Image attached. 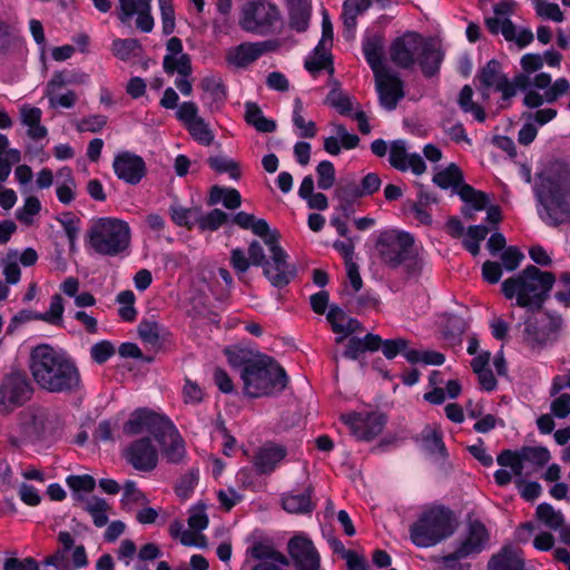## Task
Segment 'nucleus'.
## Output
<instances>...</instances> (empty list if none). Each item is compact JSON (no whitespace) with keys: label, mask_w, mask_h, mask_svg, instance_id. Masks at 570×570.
Instances as JSON below:
<instances>
[{"label":"nucleus","mask_w":570,"mask_h":570,"mask_svg":"<svg viewBox=\"0 0 570 570\" xmlns=\"http://www.w3.org/2000/svg\"><path fill=\"white\" fill-rule=\"evenodd\" d=\"M539 217L549 226L570 222V167L554 163L541 170L533 186Z\"/></svg>","instance_id":"1"},{"label":"nucleus","mask_w":570,"mask_h":570,"mask_svg":"<svg viewBox=\"0 0 570 570\" xmlns=\"http://www.w3.org/2000/svg\"><path fill=\"white\" fill-rule=\"evenodd\" d=\"M29 370L37 385L51 393L73 391L81 382L75 361L65 351L49 344L32 348Z\"/></svg>","instance_id":"2"},{"label":"nucleus","mask_w":570,"mask_h":570,"mask_svg":"<svg viewBox=\"0 0 570 570\" xmlns=\"http://www.w3.org/2000/svg\"><path fill=\"white\" fill-rule=\"evenodd\" d=\"M520 66L522 72L515 75L514 85L518 89L525 90L530 86L529 76L543 67V57L539 53H525L521 57ZM531 83L534 88L543 90V95L529 90L523 98V104L528 108H539L544 102L552 104L570 95V82L566 78H558L552 82L549 73L540 72L533 77Z\"/></svg>","instance_id":"3"},{"label":"nucleus","mask_w":570,"mask_h":570,"mask_svg":"<svg viewBox=\"0 0 570 570\" xmlns=\"http://www.w3.org/2000/svg\"><path fill=\"white\" fill-rule=\"evenodd\" d=\"M375 253L380 262L395 269L401 266L410 276L419 275L424 265L425 259L416 249L413 236L399 229L380 230L375 236Z\"/></svg>","instance_id":"4"},{"label":"nucleus","mask_w":570,"mask_h":570,"mask_svg":"<svg viewBox=\"0 0 570 570\" xmlns=\"http://www.w3.org/2000/svg\"><path fill=\"white\" fill-rule=\"evenodd\" d=\"M456 520L442 504H425L417 509L409 528L411 542L419 548L434 547L454 533Z\"/></svg>","instance_id":"5"},{"label":"nucleus","mask_w":570,"mask_h":570,"mask_svg":"<svg viewBox=\"0 0 570 570\" xmlns=\"http://www.w3.org/2000/svg\"><path fill=\"white\" fill-rule=\"evenodd\" d=\"M554 282L552 273L528 266L518 275L505 279L501 286L507 298H515L521 307L538 309L548 297Z\"/></svg>","instance_id":"6"},{"label":"nucleus","mask_w":570,"mask_h":570,"mask_svg":"<svg viewBox=\"0 0 570 570\" xmlns=\"http://www.w3.org/2000/svg\"><path fill=\"white\" fill-rule=\"evenodd\" d=\"M240 377L244 393L249 397L271 396L282 392L287 384L283 367L273 358L262 356L245 363Z\"/></svg>","instance_id":"7"},{"label":"nucleus","mask_w":570,"mask_h":570,"mask_svg":"<svg viewBox=\"0 0 570 570\" xmlns=\"http://www.w3.org/2000/svg\"><path fill=\"white\" fill-rule=\"evenodd\" d=\"M88 243L95 253L104 256H125L129 253L131 229L127 222L116 217L91 220Z\"/></svg>","instance_id":"8"},{"label":"nucleus","mask_w":570,"mask_h":570,"mask_svg":"<svg viewBox=\"0 0 570 570\" xmlns=\"http://www.w3.org/2000/svg\"><path fill=\"white\" fill-rule=\"evenodd\" d=\"M56 434V425L48 412L40 407L22 411L11 425L9 440L13 445L50 442Z\"/></svg>","instance_id":"9"},{"label":"nucleus","mask_w":570,"mask_h":570,"mask_svg":"<svg viewBox=\"0 0 570 570\" xmlns=\"http://www.w3.org/2000/svg\"><path fill=\"white\" fill-rule=\"evenodd\" d=\"M89 82V75L80 69H61L55 71L48 80L45 96L48 98L51 108H72L78 96L73 90L67 89L70 86H82Z\"/></svg>","instance_id":"10"},{"label":"nucleus","mask_w":570,"mask_h":570,"mask_svg":"<svg viewBox=\"0 0 570 570\" xmlns=\"http://www.w3.org/2000/svg\"><path fill=\"white\" fill-rule=\"evenodd\" d=\"M17 26V19L0 7V65L22 60L28 53L27 42Z\"/></svg>","instance_id":"11"},{"label":"nucleus","mask_w":570,"mask_h":570,"mask_svg":"<svg viewBox=\"0 0 570 570\" xmlns=\"http://www.w3.org/2000/svg\"><path fill=\"white\" fill-rule=\"evenodd\" d=\"M478 78L483 98H489L491 91L501 94L500 108H505L508 101L517 94L518 87L514 85V80L510 81L507 78L497 60H490L480 70Z\"/></svg>","instance_id":"12"},{"label":"nucleus","mask_w":570,"mask_h":570,"mask_svg":"<svg viewBox=\"0 0 570 570\" xmlns=\"http://www.w3.org/2000/svg\"><path fill=\"white\" fill-rule=\"evenodd\" d=\"M32 394V385L22 372H11L0 383V405L8 412L22 406Z\"/></svg>","instance_id":"13"},{"label":"nucleus","mask_w":570,"mask_h":570,"mask_svg":"<svg viewBox=\"0 0 570 570\" xmlns=\"http://www.w3.org/2000/svg\"><path fill=\"white\" fill-rule=\"evenodd\" d=\"M265 245L269 250L271 259L264 265V274L274 286L283 287L294 278L296 268L287 263L288 256L279 246L276 234L267 237Z\"/></svg>","instance_id":"14"},{"label":"nucleus","mask_w":570,"mask_h":570,"mask_svg":"<svg viewBox=\"0 0 570 570\" xmlns=\"http://www.w3.org/2000/svg\"><path fill=\"white\" fill-rule=\"evenodd\" d=\"M243 568L248 570H288V561L271 543L255 541L246 549Z\"/></svg>","instance_id":"15"},{"label":"nucleus","mask_w":570,"mask_h":570,"mask_svg":"<svg viewBox=\"0 0 570 570\" xmlns=\"http://www.w3.org/2000/svg\"><path fill=\"white\" fill-rule=\"evenodd\" d=\"M278 20L277 8L265 0L247 2L242 10L239 26L248 32L263 33Z\"/></svg>","instance_id":"16"},{"label":"nucleus","mask_w":570,"mask_h":570,"mask_svg":"<svg viewBox=\"0 0 570 570\" xmlns=\"http://www.w3.org/2000/svg\"><path fill=\"white\" fill-rule=\"evenodd\" d=\"M488 541V532L481 522H471L465 539L458 549L449 554L436 558V562L448 569H454L455 563L471 554L479 553Z\"/></svg>","instance_id":"17"},{"label":"nucleus","mask_w":570,"mask_h":570,"mask_svg":"<svg viewBox=\"0 0 570 570\" xmlns=\"http://www.w3.org/2000/svg\"><path fill=\"white\" fill-rule=\"evenodd\" d=\"M169 419L158 412L138 409L134 411L122 430L126 435H153L154 439L160 434Z\"/></svg>","instance_id":"18"},{"label":"nucleus","mask_w":570,"mask_h":570,"mask_svg":"<svg viewBox=\"0 0 570 570\" xmlns=\"http://www.w3.org/2000/svg\"><path fill=\"white\" fill-rule=\"evenodd\" d=\"M424 40L416 32H406L399 37L390 48L392 61L401 68H411L417 61Z\"/></svg>","instance_id":"19"},{"label":"nucleus","mask_w":570,"mask_h":570,"mask_svg":"<svg viewBox=\"0 0 570 570\" xmlns=\"http://www.w3.org/2000/svg\"><path fill=\"white\" fill-rule=\"evenodd\" d=\"M351 433L361 441H371L377 436L384 426V417L381 414L371 413H347L341 416Z\"/></svg>","instance_id":"20"},{"label":"nucleus","mask_w":570,"mask_h":570,"mask_svg":"<svg viewBox=\"0 0 570 570\" xmlns=\"http://www.w3.org/2000/svg\"><path fill=\"white\" fill-rule=\"evenodd\" d=\"M117 16L125 24L136 16L137 29L146 33L151 32L155 26L151 0H118Z\"/></svg>","instance_id":"21"},{"label":"nucleus","mask_w":570,"mask_h":570,"mask_svg":"<svg viewBox=\"0 0 570 570\" xmlns=\"http://www.w3.org/2000/svg\"><path fill=\"white\" fill-rule=\"evenodd\" d=\"M114 173L120 180L136 185L146 175V163L137 154L122 150L116 154L112 163Z\"/></svg>","instance_id":"22"},{"label":"nucleus","mask_w":570,"mask_h":570,"mask_svg":"<svg viewBox=\"0 0 570 570\" xmlns=\"http://www.w3.org/2000/svg\"><path fill=\"white\" fill-rule=\"evenodd\" d=\"M126 460L138 471H153L158 463V451L149 436L134 441L125 451Z\"/></svg>","instance_id":"23"},{"label":"nucleus","mask_w":570,"mask_h":570,"mask_svg":"<svg viewBox=\"0 0 570 570\" xmlns=\"http://www.w3.org/2000/svg\"><path fill=\"white\" fill-rule=\"evenodd\" d=\"M374 77L381 106L387 110L395 109L399 101L404 97L402 80L396 73L387 69L374 75Z\"/></svg>","instance_id":"24"},{"label":"nucleus","mask_w":570,"mask_h":570,"mask_svg":"<svg viewBox=\"0 0 570 570\" xmlns=\"http://www.w3.org/2000/svg\"><path fill=\"white\" fill-rule=\"evenodd\" d=\"M274 49L275 45L273 41L243 42L229 48L226 51L225 59L229 66L245 68L264 53L273 51Z\"/></svg>","instance_id":"25"},{"label":"nucleus","mask_w":570,"mask_h":570,"mask_svg":"<svg viewBox=\"0 0 570 570\" xmlns=\"http://www.w3.org/2000/svg\"><path fill=\"white\" fill-rule=\"evenodd\" d=\"M288 553L297 570H320V554L305 535H295L288 542Z\"/></svg>","instance_id":"26"},{"label":"nucleus","mask_w":570,"mask_h":570,"mask_svg":"<svg viewBox=\"0 0 570 570\" xmlns=\"http://www.w3.org/2000/svg\"><path fill=\"white\" fill-rule=\"evenodd\" d=\"M389 161L392 167L400 171L411 170L414 175H421L426 166L423 158L416 154L407 153L405 141L394 140L390 146Z\"/></svg>","instance_id":"27"},{"label":"nucleus","mask_w":570,"mask_h":570,"mask_svg":"<svg viewBox=\"0 0 570 570\" xmlns=\"http://www.w3.org/2000/svg\"><path fill=\"white\" fill-rule=\"evenodd\" d=\"M155 441L161 446V453L168 462L179 463L185 458V442L170 420Z\"/></svg>","instance_id":"28"},{"label":"nucleus","mask_w":570,"mask_h":570,"mask_svg":"<svg viewBox=\"0 0 570 570\" xmlns=\"http://www.w3.org/2000/svg\"><path fill=\"white\" fill-rule=\"evenodd\" d=\"M287 455L285 446L267 442L257 449L253 464L259 473H272Z\"/></svg>","instance_id":"29"},{"label":"nucleus","mask_w":570,"mask_h":570,"mask_svg":"<svg viewBox=\"0 0 570 570\" xmlns=\"http://www.w3.org/2000/svg\"><path fill=\"white\" fill-rule=\"evenodd\" d=\"M331 127L334 135L324 139V150L332 155L337 156L342 149L351 150L358 146L360 138L355 134L347 131L345 126L337 122H332Z\"/></svg>","instance_id":"30"},{"label":"nucleus","mask_w":570,"mask_h":570,"mask_svg":"<svg viewBox=\"0 0 570 570\" xmlns=\"http://www.w3.org/2000/svg\"><path fill=\"white\" fill-rule=\"evenodd\" d=\"M55 189L62 205H70L77 197V183L70 167H61L56 173Z\"/></svg>","instance_id":"31"},{"label":"nucleus","mask_w":570,"mask_h":570,"mask_svg":"<svg viewBox=\"0 0 570 570\" xmlns=\"http://www.w3.org/2000/svg\"><path fill=\"white\" fill-rule=\"evenodd\" d=\"M363 53L374 75L387 69L383 62L384 39L381 35L368 36L364 39Z\"/></svg>","instance_id":"32"},{"label":"nucleus","mask_w":570,"mask_h":570,"mask_svg":"<svg viewBox=\"0 0 570 570\" xmlns=\"http://www.w3.org/2000/svg\"><path fill=\"white\" fill-rule=\"evenodd\" d=\"M203 100L210 110H218L226 100V87L219 77L209 76L202 80Z\"/></svg>","instance_id":"33"},{"label":"nucleus","mask_w":570,"mask_h":570,"mask_svg":"<svg viewBox=\"0 0 570 570\" xmlns=\"http://www.w3.org/2000/svg\"><path fill=\"white\" fill-rule=\"evenodd\" d=\"M443 60V53L439 46L432 41L424 40L421 53L419 55L417 61L423 75L425 77H432L438 73L441 62Z\"/></svg>","instance_id":"34"},{"label":"nucleus","mask_w":570,"mask_h":570,"mask_svg":"<svg viewBox=\"0 0 570 570\" xmlns=\"http://www.w3.org/2000/svg\"><path fill=\"white\" fill-rule=\"evenodd\" d=\"M169 534L178 540L183 546L206 549L208 547L207 538L198 530L184 528L179 520H175L169 525Z\"/></svg>","instance_id":"35"},{"label":"nucleus","mask_w":570,"mask_h":570,"mask_svg":"<svg viewBox=\"0 0 570 570\" xmlns=\"http://www.w3.org/2000/svg\"><path fill=\"white\" fill-rule=\"evenodd\" d=\"M489 570H524L521 550L515 547H504L491 559Z\"/></svg>","instance_id":"36"},{"label":"nucleus","mask_w":570,"mask_h":570,"mask_svg":"<svg viewBox=\"0 0 570 570\" xmlns=\"http://www.w3.org/2000/svg\"><path fill=\"white\" fill-rule=\"evenodd\" d=\"M517 2L514 0H500L493 6V17L485 19V26L493 35H499L507 22H512L510 17L515 12Z\"/></svg>","instance_id":"37"},{"label":"nucleus","mask_w":570,"mask_h":570,"mask_svg":"<svg viewBox=\"0 0 570 570\" xmlns=\"http://www.w3.org/2000/svg\"><path fill=\"white\" fill-rule=\"evenodd\" d=\"M21 122L28 128L27 132L31 139L39 140L47 136L48 131L41 125L42 111L38 107L23 105L20 108Z\"/></svg>","instance_id":"38"},{"label":"nucleus","mask_w":570,"mask_h":570,"mask_svg":"<svg viewBox=\"0 0 570 570\" xmlns=\"http://www.w3.org/2000/svg\"><path fill=\"white\" fill-rule=\"evenodd\" d=\"M326 318L330 322L333 332L341 334L342 337H345L361 328V324L357 320L347 316L345 312L337 306L330 308Z\"/></svg>","instance_id":"39"},{"label":"nucleus","mask_w":570,"mask_h":570,"mask_svg":"<svg viewBox=\"0 0 570 570\" xmlns=\"http://www.w3.org/2000/svg\"><path fill=\"white\" fill-rule=\"evenodd\" d=\"M65 306L60 294L52 295L48 311L43 313H21V320H38L51 325H60L62 322Z\"/></svg>","instance_id":"40"},{"label":"nucleus","mask_w":570,"mask_h":570,"mask_svg":"<svg viewBox=\"0 0 570 570\" xmlns=\"http://www.w3.org/2000/svg\"><path fill=\"white\" fill-rule=\"evenodd\" d=\"M331 50L332 46L321 48V42H318L314 50L306 58L305 68L311 73H315L326 69L332 75L334 72V68Z\"/></svg>","instance_id":"41"},{"label":"nucleus","mask_w":570,"mask_h":570,"mask_svg":"<svg viewBox=\"0 0 570 570\" xmlns=\"http://www.w3.org/2000/svg\"><path fill=\"white\" fill-rule=\"evenodd\" d=\"M289 23L298 32L305 31L311 18V0H289Z\"/></svg>","instance_id":"42"},{"label":"nucleus","mask_w":570,"mask_h":570,"mask_svg":"<svg viewBox=\"0 0 570 570\" xmlns=\"http://www.w3.org/2000/svg\"><path fill=\"white\" fill-rule=\"evenodd\" d=\"M283 508L289 513H308L313 510L314 503L311 499V490L302 492H289L282 499Z\"/></svg>","instance_id":"43"},{"label":"nucleus","mask_w":570,"mask_h":570,"mask_svg":"<svg viewBox=\"0 0 570 570\" xmlns=\"http://www.w3.org/2000/svg\"><path fill=\"white\" fill-rule=\"evenodd\" d=\"M245 120L259 132L267 134L276 129L275 121L266 118L256 102L247 101L245 104Z\"/></svg>","instance_id":"44"},{"label":"nucleus","mask_w":570,"mask_h":570,"mask_svg":"<svg viewBox=\"0 0 570 570\" xmlns=\"http://www.w3.org/2000/svg\"><path fill=\"white\" fill-rule=\"evenodd\" d=\"M234 222L244 229H250L255 235L263 238L264 243L267 237H273L276 233L269 230V226L265 219L256 218L252 214L239 212L234 216Z\"/></svg>","instance_id":"45"},{"label":"nucleus","mask_w":570,"mask_h":570,"mask_svg":"<svg viewBox=\"0 0 570 570\" xmlns=\"http://www.w3.org/2000/svg\"><path fill=\"white\" fill-rule=\"evenodd\" d=\"M122 491L121 505L128 511L145 507L149 502L147 495L138 489L135 481H126Z\"/></svg>","instance_id":"46"},{"label":"nucleus","mask_w":570,"mask_h":570,"mask_svg":"<svg viewBox=\"0 0 570 570\" xmlns=\"http://www.w3.org/2000/svg\"><path fill=\"white\" fill-rule=\"evenodd\" d=\"M463 174L455 164H450L433 176V183L442 189L454 188L455 191L462 184Z\"/></svg>","instance_id":"47"},{"label":"nucleus","mask_w":570,"mask_h":570,"mask_svg":"<svg viewBox=\"0 0 570 570\" xmlns=\"http://www.w3.org/2000/svg\"><path fill=\"white\" fill-rule=\"evenodd\" d=\"M218 203H223L228 209H236L242 204V197L239 191L234 188L214 186L209 193L208 204L216 205Z\"/></svg>","instance_id":"48"},{"label":"nucleus","mask_w":570,"mask_h":570,"mask_svg":"<svg viewBox=\"0 0 570 570\" xmlns=\"http://www.w3.org/2000/svg\"><path fill=\"white\" fill-rule=\"evenodd\" d=\"M303 102L299 98L294 100V110H293V125L297 130V135L302 138H313L316 136L317 128L314 121L306 120L303 117Z\"/></svg>","instance_id":"49"},{"label":"nucleus","mask_w":570,"mask_h":570,"mask_svg":"<svg viewBox=\"0 0 570 570\" xmlns=\"http://www.w3.org/2000/svg\"><path fill=\"white\" fill-rule=\"evenodd\" d=\"M499 33H501L507 41L515 43L519 48L529 46L534 38L530 28H519L513 22H507Z\"/></svg>","instance_id":"50"},{"label":"nucleus","mask_w":570,"mask_h":570,"mask_svg":"<svg viewBox=\"0 0 570 570\" xmlns=\"http://www.w3.org/2000/svg\"><path fill=\"white\" fill-rule=\"evenodd\" d=\"M497 462L501 466L509 468L511 470V474H513L517 480H522L524 463L527 461L523 458L521 450H504L498 455Z\"/></svg>","instance_id":"51"},{"label":"nucleus","mask_w":570,"mask_h":570,"mask_svg":"<svg viewBox=\"0 0 570 570\" xmlns=\"http://www.w3.org/2000/svg\"><path fill=\"white\" fill-rule=\"evenodd\" d=\"M372 6V0H345L343 4V21L347 29H354L356 18Z\"/></svg>","instance_id":"52"},{"label":"nucleus","mask_w":570,"mask_h":570,"mask_svg":"<svg viewBox=\"0 0 570 570\" xmlns=\"http://www.w3.org/2000/svg\"><path fill=\"white\" fill-rule=\"evenodd\" d=\"M0 266L6 278V284H17L21 277V271L18 265V250L10 249L0 261Z\"/></svg>","instance_id":"53"},{"label":"nucleus","mask_w":570,"mask_h":570,"mask_svg":"<svg viewBox=\"0 0 570 570\" xmlns=\"http://www.w3.org/2000/svg\"><path fill=\"white\" fill-rule=\"evenodd\" d=\"M85 509L91 515L95 525L100 528L107 524L110 507L106 500L92 497L87 500Z\"/></svg>","instance_id":"54"},{"label":"nucleus","mask_w":570,"mask_h":570,"mask_svg":"<svg viewBox=\"0 0 570 570\" xmlns=\"http://www.w3.org/2000/svg\"><path fill=\"white\" fill-rule=\"evenodd\" d=\"M538 520L551 530H558L564 522L561 511L548 503H541L535 511Z\"/></svg>","instance_id":"55"},{"label":"nucleus","mask_w":570,"mask_h":570,"mask_svg":"<svg viewBox=\"0 0 570 570\" xmlns=\"http://www.w3.org/2000/svg\"><path fill=\"white\" fill-rule=\"evenodd\" d=\"M456 194L460 196L462 202L470 206L472 210H482L484 209L488 197L484 193L475 190L470 185L463 184L456 190Z\"/></svg>","instance_id":"56"},{"label":"nucleus","mask_w":570,"mask_h":570,"mask_svg":"<svg viewBox=\"0 0 570 570\" xmlns=\"http://www.w3.org/2000/svg\"><path fill=\"white\" fill-rule=\"evenodd\" d=\"M164 70L173 75L177 72L180 76L188 77L191 73V61L189 55L165 56L163 61Z\"/></svg>","instance_id":"57"},{"label":"nucleus","mask_w":570,"mask_h":570,"mask_svg":"<svg viewBox=\"0 0 570 570\" xmlns=\"http://www.w3.org/2000/svg\"><path fill=\"white\" fill-rule=\"evenodd\" d=\"M473 90L470 86H464L459 95L458 102L464 112H470L473 118L480 122L485 120V112L481 106L473 102Z\"/></svg>","instance_id":"58"},{"label":"nucleus","mask_w":570,"mask_h":570,"mask_svg":"<svg viewBox=\"0 0 570 570\" xmlns=\"http://www.w3.org/2000/svg\"><path fill=\"white\" fill-rule=\"evenodd\" d=\"M188 519L187 524L193 530H198L203 532L205 529H207L209 524V518L207 514V504L199 501L195 504H193L188 509Z\"/></svg>","instance_id":"59"},{"label":"nucleus","mask_w":570,"mask_h":570,"mask_svg":"<svg viewBox=\"0 0 570 570\" xmlns=\"http://www.w3.org/2000/svg\"><path fill=\"white\" fill-rule=\"evenodd\" d=\"M116 302L119 305L118 314L125 322H132L137 317V311L135 308L136 296L132 291H121Z\"/></svg>","instance_id":"60"},{"label":"nucleus","mask_w":570,"mask_h":570,"mask_svg":"<svg viewBox=\"0 0 570 570\" xmlns=\"http://www.w3.org/2000/svg\"><path fill=\"white\" fill-rule=\"evenodd\" d=\"M489 234L488 227L483 225L470 226L463 239V246L473 256L480 253V243Z\"/></svg>","instance_id":"61"},{"label":"nucleus","mask_w":570,"mask_h":570,"mask_svg":"<svg viewBox=\"0 0 570 570\" xmlns=\"http://www.w3.org/2000/svg\"><path fill=\"white\" fill-rule=\"evenodd\" d=\"M112 52L121 60H129L130 58L139 56L141 47L136 39H116L112 42Z\"/></svg>","instance_id":"62"},{"label":"nucleus","mask_w":570,"mask_h":570,"mask_svg":"<svg viewBox=\"0 0 570 570\" xmlns=\"http://www.w3.org/2000/svg\"><path fill=\"white\" fill-rule=\"evenodd\" d=\"M198 212L199 210L196 208H185L180 205H173L170 207V217L176 225L190 229L197 225Z\"/></svg>","instance_id":"63"},{"label":"nucleus","mask_w":570,"mask_h":570,"mask_svg":"<svg viewBox=\"0 0 570 570\" xmlns=\"http://www.w3.org/2000/svg\"><path fill=\"white\" fill-rule=\"evenodd\" d=\"M404 357L412 364L423 363L425 365H442L445 361L444 355L435 351L409 350L404 353Z\"/></svg>","instance_id":"64"}]
</instances>
